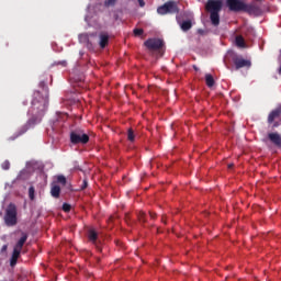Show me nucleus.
I'll return each instance as SVG.
<instances>
[{
    "instance_id": "ddd939ff",
    "label": "nucleus",
    "mask_w": 281,
    "mask_h": 281,
    "mask_svg": "<svg viewBox=\"0 0 281 281\" xmlns=\"http://www.w3.org/2000/svg\"><path fill=\"white\" fill-rule=\"evenodd\" d=\"M50 195L53 199H60V186L53 183L50 187Z\"/></svg>"
},
{
    "instance_id": "7ed1b4c3",
    "label": "nucleus",
    "mask_w": 281,
    "mask_h": 281,
    "mask_svg": "<svg viewBox=\"0 0 281 281\" xmlns=\"http://www.w3.org/2000/svg\"><path fill=\"white\" fill-rule=\"evenodd\" d=\"M4 223L8 227H14L18 223V217H16V205L14 204H9V206L5 210L4 214Z\"/></svg>"
},
{
    "instance_id": "58836bf2",
    "label": "nucleus",
    "mask_w": 281,
    "mask_h": 281,
    "mask_svg": "<svg viewBox=\"0 0 281 281\" xmlns=\"http://www.w3.org/2000/svg\"><path fill=\"white\" fill-rule=\"evenodd\" d=\"M161 222L165 223V225H166V220L164 217L161 218Z\"/></svg>"
},
{
    "instance_id": "c756f323",
    "label": "nucleus",
    "mask_w": 281,
    "mask_h": 281,
    "mask_svg": "<svg viewBox=\"0 0 281 281\" xmlns=\"http://www.w3.org/2000/svg\"><path fill=\"white\" fill-rule=\"evenodd\" d=\"M88 186H89V182L87 181V179H85L81 184V190H87Z\"/></svg>"
},
{
    "instance_id": "c85d7f7f",
    "label": "nucleus",
    "mask_w": 281,
    "mask_h": 281,
    "mask_svg": "<svg viewBox=\"0 0 281 281\" xmlns=\"http://www.w3.org/2000/svg\"><path fill=\"white\" fill-rule=\"evenodd\" d=\"M63 210H64L65 212H71V205L68 204V203H64V204H63Z\"/></svg>"
},
{
    "instance_id": "423d86ee",
    "label": "nucleus",
    "mask_w": 281,
    "mask_h": 281,
    "mask_svg": "<svg viewBox=\"0 0 281 281\" xmlns=\"http://www.w3.org/2000/svg\"><path fill=\"white\" fill-rule=\"evenodd\" d=\"M205 10L210 13L221 12L223 10V0H207Z\"/></svg>"
},
{
    "instance_id": "5701e85b",
    "label": "nucleus",
    "mask_w": 281,
    "mask_h": 281,
    "mask_svg": "<svg viewBox=\"0 0 281 281\" xmlns=\"http://www.w3.org/2000/svg\"><path fill=\"white\" fill-rule=\"evenodd\" d=\"M127 139H128V142H135V131H133V128H128Z\"/></svg>"
},
{
    "instance_id": "a211bd4d",
    "label": "nucleus",
    "mask_w": 281,
    "mask_h": 281,
    "mask_svg": "<svg viewBox=\"0 0 281 281\" xmlns=\"http://www.w3.org/2000/svg\"><path fill=\"white\" fill-rule=\"evenodd\" d=\"M205 82H206V87H209V89H212V87H214V85H216V81L214 80V76H212L211 74L205 75Z\"/></svg>"
},
{
    "instance_id": "f8f14e48",
    "label": "nucleus",
    "mask_w": 281,
    "mask_h": 281,
    "mask_svg": "<svg viewBox=\"0 0 281 281\" xmlns=\"http://www.w3.org/2000/svg\"><path fill=\"white\" fill-rule=\"evenodd\" d=\"M268 138L277 148H281V135L279 133H269Z\"/></svg>"
},
{
    "instance_id": "dca6fc26",
    "label": "nucleus",
    "mask_w": 281,
    "mask_h": 281,
    "mask_svg": "<svg viewBox=\"0 0 281 281\" xmlns=\"http://www.w3.org/2000/svg\"><path fill=\"white\" fill-rule=\"evenodd\" d=\"M19 256H21V250L13 249V254L10 259V267H16V262L19 261Z\"/></svg>"
},
{
    "instance_id": "473e14b6",
    "label": "nucleus",
    "mask_w": 281,
    "mask_h": 281,
    "mask_svg": "<svg viewBox=\"0 0 281 281\" xmlns=\"http://www.w3.org/2000/svg\"><path fill=\"white\" fill-rule=\"evenodd\" d=\"M198 34H200L201 36H205V31L202 29H199Z\"/></svg>"
},
{
    "instance_id": "b1692460",
    "label": "nucleus",
    "mask_w": 281,
    "mask_h": 281,
    "mask_svg": "<svg viewBox=\"0 0 281 281\" xmlns=\"http://www.w3.org/2000/svg\"><path fill=\"white\" fill-rule=\"evenodd\" d=\"M117 3V0H105L104 7L105 8H113Z\"/></svg>"
},
{
    "instance_id": "39448f33",
    "label": "nucleus",
    "mask_w": 281,
    "mask_h": 281,
    "mask_svg": "<svg viewBox=\"0 0 281 281\" xmlns=\"http://www.w3.org/2000/svg\"><path fill=\"white\" fill-rule=\"evenodd\" d=\"M144 45L149 49V52H157L164 47V41L159 38H148L145 41Z\"/></svg>"
},
{
    "instance_id": "412c9836",
    "label": "nucleus",
    "mask_w": 281,
    "mask_h": 281,
    "mask_svg": "<svg viewBox=\"0 0 281 281\" xmlns=\"http://www.w3.org/2000/svg\"><path fill=\"white\" fill-rule=\"evenodd\" d=\"M235 43L237 47H246L245 37H243L241 35L236 36Z\"/></svg>"
},
{
    "instance_id": "9d476101",
    "label": "nucleus",
    "mask_w": 281,
    "mask_h": 281,
    "mask_svg": "<svg viewBox=\"0 0 281 281\" xmlns=\"http://www.w3.org/2000/svg\"><path fill=\"white\" fill-rule=\"evenodd\" d=\"M233 63H234L236 69H243L245 67L247 69H249V67H251V60L245 59L243 57H235L233 59Z\"/></svg>"
},
{
    "instance_id": "a878e982",
    "label": "nucleus",
    "mask_w": 281,
    "mask_h": 281,
    "mask_svg": "<svg viewBox=\"0 0 281 281\" xmlns=\"http://www.w3.org/2000/svg\"><path fill=\"white\" fill-rule=\"evenodd\" d=\"M1 168H2V170H8L10 168V160H4L1 164Z\"/></svg>"
},
{
    "instance_id": "ea45409f",
    "label": "nucleus",
    "mask_w": 281,
    "mask_h": 281,
    "mask_svg": "<svg viewBox=\"0 0 281 281\" xmlns=\"http://www.w3.org/2000/svg\"><path fill=\"white\" fill-rule=\"evenodd\" d=\"M257 1H262V0H257Z\"/></svg>"
},
{
    "instance_id": "aec40b11",
    "label": "nucleus",
    "mask_w": 281,
    "mask_h": 281,
    "mask_svg": "<svg viewBox=\"0 0 281 281\" xmlns=\"http://www.w3.org/2000/svg\"><path fill=\"white\" fill-rule=\"evenodd\" d=\"M181 30H182L183 32H188V30H192V22H191L190 20L183 21V22L181 23Z\"/></svg>"
},
{
    "instance_id": "f704fd0d",
    "label": "nucleus",
    "mask_w": 281,
    "mask_h": 281,
    "mask_svg": "<svg viewBox=\"0 0 281 281\" xmlns=\"http://www.w3.org/2000/svg\"><path fill=\"white\" fill-rule=\"evenodd\" d=\"M1 251H8V245H3L2 248H1Z\"/></svg>"
},
{
    "instance_id": "9b49d317",
    "label": "nucleus",
    "mask_w": 281,
    "mask_h": 281,
    "mask_svg": "<svg viewBox=\"0 0 281 281\" xmlns=\"http://www.w3.org/2000/svg\"><path fill=\"white\" fill-rule=\"evenodd\" d=\"M281 116V108L272 110L268 115V124H273Z\"/></svg>"
},
{
    "instance_id": "6ab92c4d",
    "label": "nucleus",
    "mask_w": 281,
    "mask_h": 281,
    "mask_svg": "<svg viewBox=\"0 0 281 281\" xmlns=\"http://www.w3.org/2000/svg\"><path fill=\"white\" fill-rule=\"evenodd\" d=\"M30 178V172L27 170H22L16 177V181H25V179Z\"/></svg>"
},
{
    "instance_id": "f03ea898",
    "label": "nucleus",
    "mask_w": 281,
    "mask_h": 281,
    "mask_svg": "<svg viewBox=\"0 0 281 281\" xmlns=\"http://www.w3.org/2000/svg\"><path fill=\"white\" fill-rule=\"evenodd\" d=\"M70 143H72L74 146H78V144L85 146L89 144V134L85 133V130L80 127L75 128L70 132Z\"/></svg>"
},
{
    "instance_id": "2f4dec72",
    "label": "nucleus",
    "mask_w": 281,
    "mask_h": 281,
    "mask_svg": "<svg viewBox=\"0 0 281 281\" xmlns=\"http://www.w3.org/2000/svg\"><path fill=\"white\" fill-rule=\"evenodd\" d=\"M140 8H144L146 5V2L144 0H137Z\"/></svg>"
},
{
    "instance_id": "bb28decb",
    "label": "nucleus",
    "mask_w": 281,
    "mask_h": 281,
    "mask_svg": "<svg viewBox=\"0 0 281 281\" xmlns=\"http://www.w3.org/2000/svg\"><path fill=\"white\" fill-rule=\"evenodd\" d=\"M138 220L140 221V223H146V213L144 212L139 213Z\"/></svg>"
},
{
    "instance_id": "4468645a",
    "label": "nucleus",
    "mask_w": 281,
    "mask_h": 281,
    "mask_svg": "<svg viewBox=\"0 0 281 281\" xmlns=\"http://www.w3.org/2000/svg\"><path fill=\"white\" fill-rule=\"evenodd\" d=\"M210 19L212 25H214L215 27H217V25H221V15L218 14V12L210 13Z\"/></svg>"
},
{
    "instance_id": "20e7f679",
    "label": "nucleus",
    "mask_w": 281,
    "mask_h": 281,
    "mask_svg": "<svg viewBox=\"0 0 281 281\" xmlns=\"http://www.w3.org/2000/svg\"><path fill=\"white\" fill-rule=\"evenodd\" d=\"M158 14H179V7L177 5V2L170 0L166 2L165 4L158 7L157 9Z\"/></svg>"
},
{
    "instance_id": "f3484780",
    "label": "nucleus",
    "mask_w": 281,
    "mask_h": 281,
    "mask_svg": "<svg viewBox=\"0 0 281 281\" xmlns=\"http://www.w3.org/2000/svg\"><path fill=\"white\" fill-rule=\"evenodd\" d=\"M27 240V235H23L19 241L16 243L14 249L16 251H21V249H23V246L25 245V241Z\"/></svg>"
},
{
    "instance_id": "4be33fe9",
    "label": "nucleus",
    "mask_w": 281,
    "mask_h": 281,
    "mask_svg": "<svg viewBox=\"0 0 281 281\" xmlns=\"http://www.w3.org/2000/svg\"><path fill=\"white\" fill-rule=\"evenodd\" d=\"M57 183H60V186H67V178L63 175H59L56 177Z\"/></svg>"
},
{
    "instance_id": "7c9ffc66",
    "label": "nucleus",
    "mask_w": 281,
    "mask_h": 281,
    "mask_svg": "<svg viewBox=\"0 0 281 281\" xmlns=\"http://www.w3.org/2000/svg\"><path fill=\"white\" fill-rule=\"evenodd\" d=\"M45 166L43 165V162L37 161V170H40V172H43Z\"/></svg>"
},
{
    "instance_id": "f257e3e1",
    "label": "nucleus",
    "mask_w": 281,
    "mask_h": 281,
    "mask_svg": "<svg viewBox=\"0 0 281 281\" xmlns=\"http://www.w3.org/2000/svg\"><path fill=\"white\" fill-rule=\"evenodd\" d=\"M37 90V110L40 117L45 115L47 106H49V87L45 81H41Z\"/></svg>"
},
{
    "instance_id": "393cba45",
    "label": "nucleus",
    "mask_w": 281,
    "mask_h": 281,
    "mask_svg": "<svg viewBox=\"0 0 281 281\" xmlns=\"http://www.w3.org/2000/svg\"><path fill=\"white\" fill-rule=\"evenodd\" d=\"M35 192H36V190L34 189V187H30V189H29V198L31 199V201H34Z\"/></svg>"
},
{
    "instance_id": "2eb2a0df",
    "label": "nucleus",
    "mask_w": 281,
    "mask_h": 281,
    "mask_svg": "<svg viewBox=\"0 0 281 281\" xmlns=\"http://www.w3.org/2000/svg\"><path fill=\"white\" fill-rule=\"evenodd\" d=\"M99 38H100L99 45H100L101 49H104V47H106V45H109V34L101 33Z\"/></svg>"
},
{
    "instance_id": "e433bc0d",
    "label": "nucleus",
    "mask_w": 281,
    "mask_h": 281,
    "mask_svg": "<svg viewBox=\"0 0 281 281\" xmlns=\"http://www.w3.org/2000/svg\"><path fill=\"white\" fill-rule=\"evenodd\" d=\"M60 65H63L64 67L67 66V61H61Z\"/></svg>"
},
{
    "instance_id": "6e6552de",
    "label": "nucleus",
    "mask_w": 281,
    "mask_h": 281,
    "mask_svg": "<svg viewBox=\"0 0 281 281\" xmlns=\"http://www.w3.org/2000/svg\"><path fill=\"white\" fill-rule=\"evenodd\" d=\"M88 240L94 245L95 249L102 251V247L100 246V241H98V233L95 228H89L87 232Z\"/></svg>"
},
{
    "instance_id": "c9c22d12",
    "label": "nucleus",
    "mask_w": 281,
    "mask_h": 281,
    "mask_svg": "<svg viewBox=\"0 0 281 281\" xmlns=\"http://www.w3.org/2000/svg\"><path fill=\"white\" fill-rule=\"evenodd\" d=\"M278 126H280V123L274 122L273 125H272V128H278Z\"/></svg>"
},
{
    "instance_id": "cd10ccee",
    "label": "nucleus",
    "mask_w": 281,
    "mask_h": 281,
    "mask_svg": "<svg viewBox=\"0 0 281 281\" xmlns=\"http://www.w3.org/2000/svg\"><path fill=\"white\" fill-rule=\"evenodd\" d=\"M142 34H144V30L143 29H134V35L142 36Z\"/></svg>"
},
{
    "instance_id": "72a5a7b5",
    "label": "nucleus",
    "mask_w": 281,
    "mask_h": 281,
    "mask_svg": "<svg viewBox=\"0 0 281 281\" xmlns=\"http://www.w3.org/2000/svg\"><path fill=\"white\" fill-rule=\"evenodd\" d=\"M149 216H150V218H157V214L156 213H153V212H149Z\"/></svg>"
},
{
    "instance_id": "1a4fd4ad",
    "label": "nucleus",
    "mask_w": 281,
    "mask_h": 281,
    "mask_svg": "<svg viewBox=\"0 0 281 281\" xmlns=\"http://www.w3.org/2000/svg\"><path fill=\"white\" fill-rule=\"evenodd\" d=\"M244 12H247L248 14H252V16H261L262 14V8L258 4H245Z\"/></svg>"
},
{
    "instance_id": "0eeeda50",
    "label": "nucleus",
    "mask_w": 281,
    "mask_h": 281,
    "mask_svg": "<svg viewBox=\"0 0 281 281\" xmlns=\"http://www.w3.org/2000/svg\"><path fill=\"white\" fill-rule=\"evenodd\" d=\"M226 4L231 12H243L245 10V2L240 0H226Z\"/></svg>"
},
{
    "instance_id": "4c0bfd02",
    "label": "nucleus",
    "mask_w": 281,
    "mask_h": 281,
    "mask_svg": "<svg viewBox=\"0 0 281 281\" xmlns=\"http://www.w3.org/2000/svg\"><path fill=\"white\" fill-rule=\"evenodd\" d=\"M228 168H234V164L228 165Z\"/></svg>"
}]
</instances>
